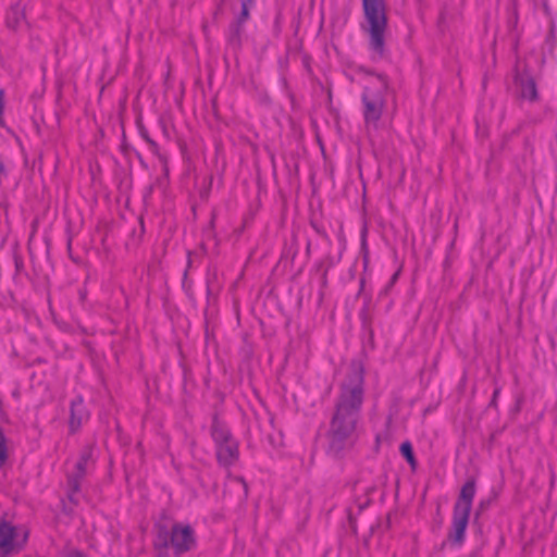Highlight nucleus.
I'll return each mask as SVG.
<instances>
[{
	"label": "nucleus",
	"instance_id": "f257e3e1",
	"mask_svg": "<svg viewBox=\"0 0 557 557\" xmlns=\"http://www.w3.org/2000/svg\"><path fill=\"white\" fill-rule=\"evenodd\" d=\"M358 72L368 77L361 95V103L364 128L371 137L383 127L389 86L382 74H373L363 67H359Z\"/></svg>",
	"mask_w": 557,
	"mask_h": 557
},
{
	"label": "nucleus",
	"instance_id": "f03ea898",
	"mask_svg": "<svg viewBox=\"0 0 557 557\" xmlns=\"http://www.w3.org/2000/svg\"><path fill=\"white\" fill-rule=\"evenodd\" d=\"M364 22L362 30L369 38V50L373 61H380L386 55L387 15L386 0H362Z\"/></svg>",
	"mask_w": 557,
	"mask_h": 557
},
{
	"label": "nucleus",
	"instance_id": "7ed1b4c3",
	"mask_svg": "<svg viewBox=\"0 0 557 557\" xmlns=\"http://www.w3.org/2000/svg\"><path fill=\"white\" fill-rule=\"evenodd\" d=\"M362 399L361 375H355L351 386H344L336 413L332 421V432L341 437L349 434L356 422V410Z\"/></svg>",
	"mask_w": 557,
	"mask_h": 557
},
{
	"label": "nucleus",
	"instance_id": "20e7f679",
	"mask_svg": "<svg viewBox=\"0 0 557 557\" xmlns=\"http://www.w3.org/2000/svg\"><path fill=\"white\" fill-rule=\"evenodd\" d=\"M474 495V483L467 482L461 488L454 510L453 537L457 543L463 540Z\"/></svg>",
	"mask_w": 557,
	"mask_h": 557
},
{
	"label": "nucleus",
	"instance_id": "39448f33",
	"mask_svg": "<svg viewBox=\"0 0 557 557\" xmlns=\"http://www.w3.org/2000/svg\"><path fill=\"white\" fill-rule=\"evenodd\" d=\"M158 542L165 546H171L176 553H184L195 546L196 540L194 531L189 525L177 523L172 527L169 534L160 531Z\"/></svg>",
	"mask_w": 557,
	"mask_h": 557
},
{
	"label": "nucleus",
	"instance_id": "423d86ee",
	"mask_svg": "<svg viewBox=\"0 0 557 557\" xmlns=\"http://www.w3.org/2000/svg\"><path fill=\"white\" fill-rule=\"evenodd\" d=\"M28 533L24 527L15 528L9 523L0 525V556L20 548L27 540Z\"/></svg>",
	"mask_w": 557,
	"mask_h": 557
},
{
	"label": "nucleus",
	"instance_id": "0eeeda50",
	"mask_svg": "<svg viewBox=\"0 0 557 557\" xmlns=\"http://www.w3.org/2000/svg\"><path fill=\"white\" fill-rule=\"evenodd\" d=\"M213 438L216 444L219 460L224 465L232 463L237 456V444L230 436L228 431L224 428L215 426L213 430Z\"/></svg>",
	"mask_w": 557,
	"mask_h": 557
},
{
	"label": "nucleus",
	"instance_id": "6e6552de",
	"mask_svg": "<svg viewBox=\"0 0 557 557\" xmlns=\"http://www.w3.org/2000/svg\"><path fill=\"white\" fill-rule=\"evenodd\" d=\"M88 418L87 411L82 399L72 403L71 406V426L78 428Z\"/></svg>",
	"mask_w": 557,
	"mask_h": 557
},
{
	"label": "nucleus",
	"instance_id": "1a4fd4ad",
	"mask_svg": "<svg viewBox=\"0 0 557 557\" xmlns=\"http://www.w3.org/2000/svg\"><path fill=\"white\" fill-rule=\"evenodd\" d=\"M519 85H520L521 98L529 100V101L537 100V89H536V85H535V82L533 81V78L520 77Z\"/></svg>",
	"mask_w": 557,
	"mask_h": 557
},
{
	"label": "nucleus",
	"instance_id": "9d476101",
	"mask_svg": "<svg viewBox=\"0 0 557 557\" xmlns=\"http://www.w3.org/2000/svg\"><path fill=\"white\" fill-rule=\"evenodd\" d=\"M400 453L413 468L416 466V460L413 457V451H412V447H411L410 443H408V442L403 443L400 446Z\"/></svg>",
	"mask_w": 557,
	"mask_h": 557
},
{
	"label": "nucleus",
	"instance_id": "9b49d317",
	"mask_svg": "<svg viewBox=\"0 0 557 557\" xmlns=\"http://www.w3.org/2000/svg\"><path fill=\"white\" fill-rule=\"evenodd\" d=\"M22 17V13L17 8L12 9L11 12L8 15L7 22L10 27H16L20 20Z\"/></svg>",
	"mask_w": 557,
	"mask_h": 557
},
{
	"label": "nucleus",
	"instance_id": "f8f14e48",
	"mask_svg": "<svg viewBox=\"0 0 557 557\" xmlns=\"http://www.w3.org/2000/svg\"><path fill=\"white\" fill-rule=\"evenodd\" d=\"M8 455V444L3 433L0 431V465H2Z\"/></svg>",
	"mask_w": 557,
	"mask_h": 557
},
{
	"label": "nucleus",
	"instance_id": "ddd939ff",
	"mask_svg": "<svg viewBox=\"0 0 557 557\" xmlns=\"http://www.w3.org/2000/svg\"><path fill=\"white\" fill-rule=\"evenodd\" d=\"M252 0H247L243 2L242 4V13H240V16H239V22L243 23L245 22L248 16H249V5L248 3H251Z\"/></svg>",
	"mask_w": 557,
	"mask_h": 557
},
{
	"label": "nucleus",
	"instance_id": "4468645a",
	"mask_svg": "<svg viewBox=\"0 0 557 557\" xmlns=\"http://www.w3.org/2000/svg\"><path fill=\"white\" fill-rule=\"evenodd\" d=\"M4 112V92L0 90V126L4 125V121L2 119Z\"/></svg>",
	"mask_w": 557,
	"mask_h": 557
},
{
	"label": "nucleus",
	"instance_id": "2eb2a0df",
	"mask_svg": "<svg viewBox=\"0 0 557 557\" xmlns=\"http://www.w3.org/2000/svg\"><path fill=\"white\" fill-rule=\"evenodd\" d=\"M71 557H83V556L79 554H75V555H72Z\"/></svg>",
	"mask_w": 557,
	"mask_h": 557
},
{
	"label": "nucleus",
	"instance_id": "dca6fc26",
	"mask_svg": "<svg viewBox=\"0 0 557 557\" xmlns=\"http://www.w3.org/2000/svg\"><path fill=\"white\" fill-rule=\"evenodd\" d=\"M2 171H3V166H2V164L0 163V172H2Z\"/></svg>",
	"mask_w": 557,
	"mask_h": 557
}]
</instances>
